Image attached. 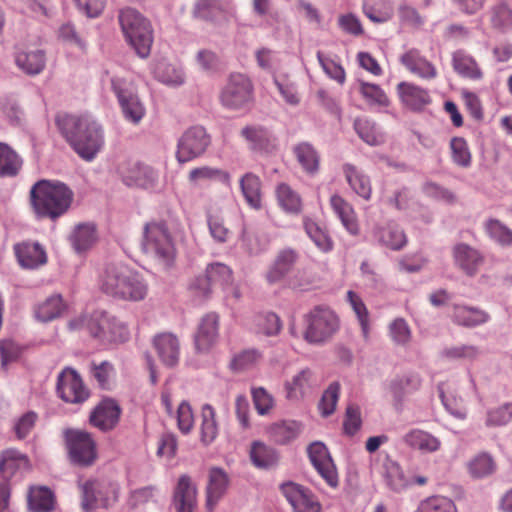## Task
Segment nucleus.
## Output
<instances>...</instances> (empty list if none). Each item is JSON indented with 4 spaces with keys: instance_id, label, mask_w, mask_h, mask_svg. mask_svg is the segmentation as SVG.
I'll return each instance as SVG.
<instances>
[{
    "instance_id": "obj_31",
    "label": "nucleus",
    "mask_w": 512,
    "mask_h": 512,
    "mask_svg": "<svg viewBox=\"0 0 512 512\" xmlns=\"http://www.w3.org/2000/svg\"><path fill=\"white\" fill-rule=\"evenodd\" d=\"M67 305L60 294H53L34 307V316L39 322H51L62 316Z\"/></svg>"
},
{
    "instance_id": "obj_49",
    "label": "nucleus",
    "mask_w": 512,
    "mask_h": 512,
    "mask_svg": "<svg viewBox=\"0 0 512 512\" xmlns=\"http://www.w3.org/2000/svg\"><path fill=\"white\" fill-rule=\"evenodd\" d=\"M490 23L493 29L507 33L512 31V10L506 3H499L490 10Z\"/></svg>"
},
{
    "instance_id": "obj_21",
    "label": "nucleus",
    "mask_w": 512,
    "mask_h": 512,
    "mask_svg": "<svg viewBox=\"0 0 512 512\" xmlns=\"http://www.w3.org/2000/svg\"><path fill=\"white\" fill-rule=\"evenodd\" d=\"M219 318L215 313L206 314L198 325L194 336L195 347L199 352L209 351L218 340Z\"/></svg>"
},
{
    "instance_id": "obj_22",
    "label": "nucleus",
    "mask_w": 512,
    "mask_h": 512,
    "mask_svg": "<svg viewBox=\"0 0 512 512\" xmlns=\"http://www.w3.org/2000/svg\"><path fill=\"white\" fill-rule=\"evenodd\" d=\"M397 93L401 103L412 111H421L431 103L429 91L410 82H400Z\"/></svg>"
},
{
    "instance_id": "obj_8",
    "label": "nucleus",
    "mask_w": 512,
    "mask_h": 512,
    "mask_svg": "<svg viewBox=\"0 0 512 512\" xmlns=\"http://www.w3.org/2000/svg\"><path fill=\"white\" fill-rule=\"evenodd\" d=\"M253 100V86L243 74H232L220 94L221 104L230 110H246Z\"/></svg>"
},
{
    "instance_id": "obj_45",
    "label": "nucleus",
    "mask_w": 512,
    "mask_h": 512,
    "mask_svg": "<svg viewBox=\"0 0 512 512\" xmlns=\"http://www.w3.org/2000/svg\"><path fill=\"white\" fill-rule=\"evenodd\" d=\"M55 500L52 491L46 487L31 488L28 494V506L33 512H51Z\"/></svg>"
},
{
    "instance_id": "obj_1",
    "label": "nucleus",
    "mask_w": 512,
    "mask_h": 512,
    "mask_svg": "<svg viewBox=\"0 0 512 512\" xmlns=\"http://www.w3.org/2000/svg\"><path fill=\"white\" fill-rule=\"evenodd\" d=\"M57 125L75 152L91 161L104 145V131L101 124L90 115H62Z\"/></svg>"
},
{
    "instance_id": "obj_58",
    "label": "nucleus",
    "mask_w": 512,
    "mask_h": 512,
    "mask_svg": "<svg viewBox=\"0 0 512 512\" xmlns=\"http://www.w3.org/2000/svg\"><path fill=\"white\" fill-rule=\"evenodd\" d=\"M359 92L370 105L382 107L389 105V99L386 93L377 84L361 82Z\"/></svg>"
},
{
    "instance_id": "obj_10",
    "label": "nucleus",
    "mask_w": 512,
    "mask_h": 512,
    "mask_svg": "<svg viewBox=\"0 0 512 512\" xmlns=\"http://www.w3.org/2000/svg\"><path fill=\"white\" fill-rule=\"evenodd\" d=\"M65 441L70 460L80 466H89L97 458L96 443L92 436L81 430L65 431Z\"/></svg>"
},
{
    "instance_id": "obj_3",
    "label": "nucleus",
    "mask_w": 512,
    "mask_h": 512,
    "mask_svg": "<svg viewBox=\"0 0 512 512\" xmlns=\"http://www.w3.org/2000/svg\"><path fill=\"white\" fill-rule=\"evenodd\" d=\"M99 287L106 295L124 301H141L148 293L143 275L125 264H109L99 276Z\"/></svg>"
},
{
    "instance_id": "obj_30",
    "label": "nucleus",
    "mask_w": 512,
    "mask_h": 512,
    "mask_svg": "<svg viewBox=\"0 0 512 512\" xmlns=\"http://www.w3.org/2000/svg\"><path fill=\"white\" fill-rule=\"evenodd\" d=\"M15 254L23 268L35 269L47 261L44 249L38 243L24 242L15 245Z\"/></svg>"
},
{
    "instance_id": "obj_44",
    "label": "nucleus",
    "mask_w": 512,
    "mask_h": 512,
    "mask_svg": "<svg viewBox=\"0 0 512 512\" xmlns=\"http://www.w3.org/2000/svg\"><path fill=\"white\" fill-rule=\"evenodd\" d=\"M293 152L304 171L314 174L319 169V154L316 149L308 142L297 144Z\"/></svg>"
},
{
    "instance_id": "obj_41",
    "label": "nucleus",
    "mask_w": 512,
    "mask_h": 512,
    "mask_svg": "<svg viewBox=\"0 0 512 512\" xmlns=\"http://www.w3.org/2000/svg\"><path fill=\"white\" fill-rule=\"evenodd\" d=\"M240 188L247 204L258 210L261 208V180L253 173H246L240 179Z\"/></svg>"
},
{
    "instance_id": "obj_55",
    "label": "nucleus",
    "mask_w": 512,
    "mask_h": 512,
    "mask_svg": "<svg viewBox=\"0 0 512 512\" xmlns=\"http://www.w3.org/2000/svg\"><path fill=\"white\" fill-rule=\"evenodd\" d=\"M207 223L210 235L218 243H225L230 235V231L225 227L223 218L219 215L218 211L209 207L206 210Z\"/></svg>"
},
{
    "instance_id": "obj_25",
    "label": "nucleus",
    "mask_w": 512,
    "mask_h": 512,
    "mask_svg": "<svg viewBox=\"0 0 512 512\" xmlns=\"http://www.w3.org/2000/svg\"><path fill=\"white\" fill-rule=\"evenodd\" d=\"M330 205L345 230L352 236H358L360 225L353 206L339 195L331 196Z\"/></svg>"
},
{
    "instance_id": "obj_50",
    "label": "nucleus",
    "mask_w": 512,
    "mask_h": 512,
    "mask_svg": "<svg viewBox=\"0 0 512 512\" xmlns=\"http://www.w3.org/2000/svg\"><path fill=\"white\" fill-rule=\"evenodd\" d=\"M485 231L489 238L502 247L512 246V230L497 219H488Z\"/></svg>"
},
{
    "instance_id": "obj_16",
    "label": "nucleus",
    "mask_w": 512,
    "mask_h": 512,
    "mask_svg": "<svg viewBox=\"0 0 512 512\" xmlns=\"http://www.w3.org/2000/svg\"><path fill=\"white\" fill-rule=\"evenodd\" d=\"M282 492L293 508V512H322V505L317 496L296 483H287L282 486Z\"/></svg>"
},
{
    "instance_id": "obj_13",
    "label": "nucleus",
    "mask_w": 512,
    "mask_h": 512,
    "mask_svg": "<svg viewBox=\"0 0 512 512\" xmlns=\"http://www.w3.org/2000/svg\"><path fill=\"white\" fill-rule=\"evenodd\" d=\"M119 173L123 183L129 187L154 188L159 179L157 171L151 166L138 161L125 163L120 167Z\"/></svg>"
},
{
    "instance_id": "obj_19",
    "label": "nucleus",
    "mask_w": 512,
    "mask_h": 512,
    "mask_svg": "<svg viewBox=\"0 0 512 512\" xmlns=\"http://www.w3.org/2000/svg\"><path fill=\"white\" fill-rule=\"evenodd\" d=\"M120 414L119 404L114 399L104 398L92 411L90 422L102 431H109L118 424Z\"/></svg>"
},
{
    "instance_id": "obj_24",
    "label": "nucleus",
    "mask_w": 512,
    "mask_h": 512,
    "mask_svg": "<svg viewBox=\"0 0 512 512\" xmlns=\"http://www.w3.org/2000/svg\"><path fill=\"white\" fill-rule=\"evenodd\" d=\"M297 259L298 255L292 249L280 251L265 273L268 284L273 285L281 282L292 271Z\"/></svg>"
},
{
    "instance_id": "obj_62",
    "label": "nucleus",
    "mask_w": 512,
    "mask_h": 512,
    "mask_svg": "<svg viewBox=\"0 0 512 512\" xmlns=\"http://www.w3.org/2000/svg\"><path fill=\"white\" fill-rule=\"evenodd\" d=\"M468 468L473 477L482 478L490 475L494 471L495 465L490 455L482 453L469 462Z\"/></svg>"
},
{
    "instance_id": "obj_47",
    "label": "nucleus",
    "mask_w": 512,
    "mask_h": 512,
    "mask_svg": "<svg viewBox=\"0 0 512 512\" xmlns=\"http://www.w3.org/2000/svg\"><path fill=\"white\" fill-rule=\"evenodd\" d=\"M362 11L374 23H385L393 16V6L389 0L365 1Z\"/></svg>"
},
{
    "instance_id": "obj_37",
    "label": "nucleus",
    "mask_w": 512,
    "mask_h": 512,
    "mask_svg": "<svg viewBox=\"0 0 512 512\" xmlns=\"http://www.w3.org/2000/svg\"><path fill=\"white\" fill-rule=\"evenodd\" d=\"M453 256L456 264L468 275L475 274L483 262V257L479 251L463 243L454 247Z\"/></svg>"
},
{
    "instance_id": "obj_60",
    "label": "nucleus",
    "mask_w": 512,
    "mask_h": 512,
    "mask_svg": "<svg viewBox=\"0 0 512 512\" xmlns=\"http://www.w3.org/2000/svg\"><path fill=\"white\" fill-rule=\"evenodd\" d=\"M340 385L338 382L331 383L324 391L319 402V410L322 416L327 417L334 413L339 399Z\"/></svg>"
},
{
    "instance_id": "obj_59",
    "label": "nucleus",
    "mask_w": 512,
    "mask_h": 512,
    "mask_svg": "<svg viewBox=\"0 0 512 512\" xmlns=\"http://www.w3.org/2000/svg\"><path fill=\"white\" fill-rule=\"evenodd\" d=\"M451 156L453 162L467 168L471 165V153L466 140L462 137H454L450 141Z\"/></svg>"
},
{
    "instance_id": "obj_29",
    "label": "nucleus",
    "mask_w": 512,
    "mask_h": 512,
    "mask_svg": "<svg viewBox=\"0 0 512 512\" xmlns=\"http://www.w3.org/2000/svg\"><path fill=\"white\" fill-rule=\"evenodd\" d=\"M173 505L176 512H193L196 507V488L188 476L179 478L174 491Z\"/></svg>"
},
{
    "instance_id": "obj_46",
    "label": "nucleus",
    "mask_w": 512,
    "mask_h": 512,
    "mask_svg": "<svg viewBox=\"0 0 512 512\" xmlns=\"http://www.w3.org/2000/svg\"><path fill=\"white\" fill-rule=\"evenodd\" d=\"M302 426L299 422L288 420L271 425L269 435L278 444H286L294 440L301 432Z\"/></svg>"
},
{
    "instance_id": "obj_6",
    "label": "nucleus",
    "mask_w": 512,
    "mask_h": 512,
    "mask_svg": "<svg viewBox=\"0 0 512 512\" xmlns=\"http://www.w3.org/2000/svg\"><path fill=\"white\" fill-rule=\"evenodd\" d=\"M142 249L147 257L156 262L162 269L171 268L176 260L174 240L163 223L146 224L142 240Z\"/></svg>"
},
{
    "instance_id": "obj_14",
    "label": "nucleus",
    "mask_w": 512,
    "mask_h": 512,
    "mask_svg": "<svg viewBox=\"0 0 512 512\" xmlns=\"http://www.w3.org/2000/svg\"><path fill=\"white\" fill-rule=\"evenodd\" d=\"M232 270L223 263H212L206 268V278L202 280L207 282L206 284H200L199 288L201 294L207 297L212 290L213 286L219 285L223 290L227 292V297L234 299L240 298V292L237 288L232 287Z\"/></svg>"
},
{
    "instance_id": "obj_51",
    "label": "nucleus",
    "mask_w": 512,
    "mask_h": 512,
    "mask_svg": "<svg viewBox=\"0 0 512 512\" xmlns=\"http://www.w3.org/2000/svg\"><path fill=\"white\" fill-rule=\"evenodd\" d=\"M215 410L209 405L205 404L202 407V421H201V441L205 445L212 443L218 435V425L215 419Z\"/></svg>"
},
{
    "instance_id": "obj_18",
    "label": "nucleus",
    "mask_w": 512,
    "mask_h": 512,
    "mask_svg": "<svg viewBox=\"0 0 512 512\" xmlns=\"http://www.w3.org/2000/svg\"><path fill=\"white\" fill-rule=\"evenodd\" d=\"M16 66L30 76L39 75L46 67V52L40 48L18 47L14 54Z\"/></svg>"
},
{
    "instance_id": "obj_11",
    "label": "nucleus",
    "mask_w": 512,
    "mask_h": 512,
    "mask_svg": "<svg viewBox=\"0 0 512 512\" xmlns=\"http://www.w3.org/2000/svg\"><path fill=\"white\" fill-rule=\"evenodd\" d=\"M210 142V136L204 127L192 126L188 128L178 140L177 160L180 163H185L201 156L210 145Z\"/></svg>"
},
{
    "instance_id": "obj_52",
    "label": "nucleus",
    "mask_w": 512,
    "mask_h": 512,
    "mask_svg": "<svg viewBox=\"0 0 512 512\" xmlns=\"http://www.w3.org/2000/svg\"><path fill=\"white\" fill-rule=\"evenodd\" d=\"M347 300L357 316L364 340L368 341L370 338V323L369 312L366 305L362 301L361 297L353 291L347 292Z\"/></svg>"
},
{
    "instance_id": "obj_26",
    "label": "nucleus",
    "mask_w": 512,
    "mask_h": 512,
    "mask_svg": "<svg viewBox=\"0 0 512 512\" xmlns=\"http://www.w3.org/2000/svg\"><path fill=\"white\" fill-rule=\"evenodd\" d=\"M373 236L379 244L395 251L403 249L407 244L404 230L394 222H388L385 226H376L373 229Z\"/></svg>"
},
{
    "instance_id": "obj_7",
    "label": "nucleus",
    "mask_w": 512,
    "mask_h": 512,
    "mask_svg": "<svg viewBox=\"0 0 512 512\" xmlns=\"http://www.w3.org/2000/svg\"><path fill=\"white\" fill-rule=\"evenodd\" d=\"M110 84V89L116 96L122 114L128 122L139 124L146 114L144 104L139 99L137 88L134 82L122 75L106 73V77L102 79Z\"/></svg>"
},
{
    "instance_id": "obj_48",
    "label": "nucleus",
    "mask_w": 512,
    "mask_h": 512,
    "mask_svg": "<svg viewBox=\"0 0 512 512\" xmlns=\"http://www.w3.org/2000/svg\"><path fill=\"white\" fill-rule=\"evenodd\" d=\"M277 201L280 207L287 213L298 214L302 210V201L297 192L289 185L281 183L276 189Z\"/></svg>"
},
{
    "instance_id": "obj_15",
    "label": "nucleus",
    "mask_w": 512,
    "mask_h": 512,
    "mask_svg": "<svg viewBox=\"0 0 512 512\" xmlns=\"http://www.w3.org/2000/svg\"><path fill=\"white\" fill-rule=\"evenodd\" d=\"M57 392L63 401L73 404L82 403L89 396L81 377L71 368H66L59 374Z\"/></svg>"
},
{
    "instance_id": "obj_39",
    "label": "nucleus",
    "mask_w": 512,
    "mask_h": 512,
    "mask_svg": "<svg viewBox=\"0 0 512 512\" xmlns=\"http://www.w3.org/2000/svg\"><path fill=\"white\" fill-rule=\"evenodd\" d=\"M28 465V458L16 449H7L0 456V473L6 480Z\"/></svg>"
},
{
    "instance_id": "obj_28",
    "label": "nucleus",
    "mask_w": 512,
    "mask_h": 512,
    "mask_svg": "<svg viewBox=\"0 0 512 512\" xmlns=\"http://www.w3.org/2000/svg\"><path fill=\"white\" fill-rule=\"evenodd\" d=\"M241 136L253 151H269L274 147L275 138L266 128L259 125H248L241 130Z\"/></svg>"
},
{
    "instance_id": "obj_38",
    "label": "nucleus",
    "mask_w": 512,
    "mask_h": 512,
    "mask_svg": "<svg viewBox=\"0 0 512 512\" xmlns=\"http://www.w3.org/2000/svg\"><path fill=\"white\" fill-rule=\"evenodd\" d=\"M250 460L259 469H270L278 462V454L272 447L261 441H254L250 448Z\"/></svg>"
},
{
    "instance_id": "obj_61",
    "label": "nucleus",
    "mask_w": 512,
    "mask_h": 512,
    "mask_svg": "<svg viewBox=\"0 0 512 512\" xmlns=\"http://www.w3.org/2000/svg\"><path fill=\"white\" fill-rule=\"evenodd\" d=\"M512 421V403H506L487 411L485 424L487 427L504 426Z\"/></svg>"
},
{
    "instance_id": "obj_2",
    "label": "nucleus",
    "mask_w": 512,
    "mask_h": 512,
    "mask_svg": "<svg viewBox=\"0 0 512 512\" xmlns=\"http://www.w3.org/2000/svg\"><path fill=\"white\" fill-rule=\"evenodd\" d=\"M73 201V190L58 180L42 179L30 189V205L37 219L56 221L70 210Z\"/></svg>"
},
{
    "instance_id": "obj_43",
    "label": "nucleus",
    "mask_w": 512,
    "mask_h": 512,
    "mask_svg": "<svg viewBox=\"0 0 512 512\" xmlns=\"http://www.w3.org/2000/svg\"><path fill=\"white\" fill-rule=\"evenodd\" d=\"M357 135L368 145L377 146L385 142V135L373 121L367 118H357L354 121Z\"/></svg>"
},
{
    "instance_id": "obj_32",
    "label": "nucleus",
    "mask_w": 512,
    "mask_h": 512,
    "mask_svg": "<svg viewBox=\"0 0 512 512\" xmlns=\"http://www.w3.org/2000/svg\"><path fill=\"white\" fill-rule=\"evenodd\" d=\"M342 171L350 188L364 200H369L372 194L370 178L349 163L343 165Z\"/></svg>"
},
{
    "instance_id": "obj_57",
    "label": "nucleus",
    "mask_w": 512,
    "mask_h": 512,
    "mask_svg": "<svg viewBox=\"0 0 512 512\" xmlns=\"http://www.w3.org/2000/svg\"><path fill=\"white\" fill-rule=\"evenodd\" d=\"M416 512H458L455 503L445 496H432L422 501Z\"/></svg>"
},
{
    "instance_id": "obj_12",
    "label": "nucleus",
    "mask_w": 512,
    "mask_h": 512,
    "mask_svg": "<svg viewBox=\"0 0 512 512\" xmlns=\"http://www.w3.org/2000/svg\"><path fill=\"white\" fill-rule=\"evenodd\" d=\"M82 508L89 512L99 507L107 508L117 500V489L111 484L89 480L80 485Z\"/></svg>"
},
{
    "instance_id": "obj_27",
    "label": "nucleus",
    "mask_w": 512,
    "mask_h": 512,
    "mask_svg": "<svg viewBox=\"0 0 512 512\" xmlns=\"http://www.w3.org/2000/svg\"><path fill=\"white\" fill-rule=\"evenodd\" d=\"M154 346L162 363L168 367L179 361L180 345L177 337L171 333H162L154 338Z\"/></svg>"
},
{
    "instance_id": "obj_23",
    "label": "nucleus",
    "mask_w": 512,
    "mask_h": 512,
    "mask_svg": "<svg viewBox=\"0 0 512 512\" xmlns=\"http://www.w3.org/2000/svg\"><path fill=\"white\" fill-rule=\"evenodd\" d=\"M317 385L316 378L309 368L300 370L284 383L286 398L301 400Z\"/></svg>"
},
{
    "instance_id": "obj_54",
    "label": "nucleus",
    "mask_w": 512,
    "mask_h": 512,
    "mask_svg": "<svg viewBox=\"0 0 512 512\" xmlns=\"http://www.w3.org/2000/svg\"><path fill=\"white\" fill-rule=\"evenodd\" d=\"M280 318L275 313H264L254 318V331L265 336H275L281 330Z\"/></svg>"
},
{
    "instance_id": "obj_20",
    "label": "nucleus",
    "mask_w": 512,
    "mask_h": 512,
    "mask_svg": "<svg viewBox=\"0 0 512 512\" xmlns=\"http://www.w3.org/2000/svg\"><path fill=\"white\" fill-rule=\"evenodd\" d=\"M400 62L411 74L423 80H433L438 75L436 66L417 49H410L402 54Z\"/></svg>"
},
{
    "instance_id": "obj_17",
    "label": "nucleus",
    "mask_w": 512,
    "mask_h": 512,
    "mask_svg": "<svg viewBox=\"0 0 512 512\" xmlns=\"http://www.w3.org/2000/svg\"><path fill=\"white\" fill-rule=\"evenodd\" d=\"M308 455L315 469L332 487L338 484V474L335 464L324 443L316 441L309 445Z\"/></svg>"
},
{
    "instance_id": "obj_53",
    "label": "nucleus",
    "mask_w": 512,
    "mask_h": 512,
    "mask_svg": "<svg viewBox=\"0 0 512 512\" xmlns=\"http://www.w3.org/2000/svg\"><path fill=\"white\" fill-rule=\"evenodd\" d=\"M303 225L306 234L320 250L324 252L332 250L333 242L330 236L315 221L306 217L303 220Z\"/></svg>"
},
{
    "instance_id": "obj_63",
    "label": "nucleus",
    "mask_w": 512,
    "mask_h": 512,
    "mask_svg": "<svg viewBox=\"0 0 512 512\" xmlns=\"http://www.w3.org/2000/svg\"><path fill=\"white\" fill-rule=\"evenodd\" d=\"M481 354V350L474 345H458L450 348H446L443 351V356L452 360H466L473 361L477 359Z\"/></svg>"
},
{
    "instance_id": "obj_4",
    "label": "nucleus",
    "mask_w": 512,
    "mask_h": 512,
    "mask_svg": "<svg viewBox=\"0 0 512 512\" xmlns=\"http://www.w3.org/2000/svg\"><path fill=\"white\" fill-rule=\"evenodd\" d=\"M303 325L304 328L300 332L291 326V335L295 338H303L312 345H322L339 330L340 322L332 309L317 306L303 316Z\"/></svg>"
},
{
    "instance_id": "obj_36",
    "label": "nucleus",
    "mask_w": 512,
    "mask_h": 512,
    "mask_svg": "<svg viewBox=\"0 0 512 512\" xmlns=\"http://www.w3.org/2000/svg\"><path fill=\"white\" fill-rule=\"evenodd\" d=\"M70 242L77 253L90 249L98 239L97 228L94 223L78 224L70 235Z\"/></svg>"
},
{
    "instance_id": "obj_40",
    "label": "nucleus",
    "mask_w": 512,
    "mask_h": 512,
    "mask_svg": "<svg viewBox=\"0 0 512 512\" xmlns=\"http://www.w3.org/2000/svg\"><path fill=\"white\" fill-rule=\"evenodd\" d=\"M23 166V159L8 144L0 142V177H15Z\"/></svg>"
},
{
    "instance_id": "obj_33",
    "label": "nucleus",
    "mask_w": 512,
    "mask_h": 512,
    "mask_svg": "<svg viewBox=\"0 0 512 512\" xmlns=\"http://www.w3.org/2000/svg\"><path fill=\"white\" fill-rule=\"evenodd\" d=\"M454 323L464 327H475L486 323L489 315L484 310L465 305H454L451 313Z\"/></svg>"
},
{
    "instance_id": "obj_9",
    "label": "nucleus",
    "mask_w": 512,
    "mask_h": 512,
    "mask_svg": "<svg viewBox=\"0 0 512 512\" xmlns=\"http://www.w3.org/2000/svg\"><path fill=\"white\" fill-rule=\"evenodd\" d=\"M91 336L106 342H123L128 338L127 326L105 311H95L88 322Z\"/></svg>"
},
{
    "instance_id": "obj_56",
    "label": "nucleus",
    "mask_w": 512,
    "mask_h": 512,
    "mask_svg": "<svg viewBox=\"0 0 512 512\" xmlns=\"http://www.w3.org/2000/svg\"><path fill=\"white\" fill-rule=\"evenodd\" d=\"M189 180L194 183L211 180H218L223 183H228L230 180V175L221 169L203 166L192 169L189 173Z\"/></svg>"
},
{
    "instance_id": "obj_5",
    "label": "nucleus",
    "mask_w": 512,
    "mask_h": 512,
    "mask_svg": "<svg viewBox=\"0 0 512 512\" xmlns=\"http://www.w3.org/2000/svg\"><path fill=\"white\" fill-rule=\"evenodd\" d=\"M119 23L126 42L140 58L150 55L154 41L150 21L133 8H124L119 12Z\"/></svg>"
},
{
    "instance_id": "obj_64",
    "label": "nucleus",
    "mask_w": 512,
    "mask_h": 512,
    "mask_svg": "<svg viewBox=\"0 0 512 512\" xmlns=\"http://www.w3.org/2000/svg\"><path fill=\"white\" fill-rule=\"evenodd\" d=\"M338 27L346 34L358 37L364 34L360 18L354 13L340 14L337 19Z\"/></svg>"
},
{
    "instance_id": "obj_35",
    "label": "nucleus",
    "mask_w": 512,
    "mask_h": 512,
    "mask_svg": "<svg viewBox=\"0 0 512 512\" xmlns=\"http://www.w3.org/2000/svg\"><path fill=\"white\" fill-rule=\"evenodd\" d=\"M453 69L460 76L478 81L483 78V72L474 57L465 51L458 50L452 55Z\"/></svg>"
},
{
    "instance_id": "obj_42",
    "label": "nucleus",
    "mask_w": 512,
    "mask_h": 512,
    "mask_svg": "<svg viewBox=\"0 0 512 512\" xmlns=\"http://www.w3.org/2000/svg\"><path fill=\"white\" fill-rule=\"evenodd\" d=\"M228 484L226 473L219 468H212L207 487V507L212 509L224 494Z\"/></svg>"
},
{
    "instance_id": "obj_34",
    "label": "nucleus",
    "mask_w": 512,
    "mask_h": 512,
    "mask_svg": "<svg viewBox=\"0 0 512 512\" xmlns=\"http://www.w3.org/2000/svg\"><path fill=\"white\" fill-rule=\"evenodd\" d=\"M403 441L409 447L425 453H434L441 448V441L436 436L421 429L410 430L404 435Z\"/></svg>"
}]
</instances>
